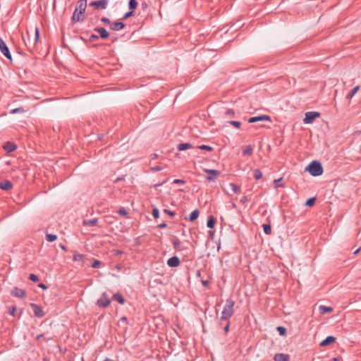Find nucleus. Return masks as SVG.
I'll return each instance as SVG.
<instances>
[{
	"label": "nucleus",
	"instance_id": "f257e3e1",
	"mask_svg": "<svg viewBox=\"0 0 361 361\" xmlns=\"http://www.w3.org/2000/svg\"><path fill=\"white\" fill-rule=\"evenodd\" d=\"M87 8V0H79L77 2L76 8L73 12L71 20L73 23L82 22L84 18L82 16L85 13Z\"/></svg>",
	"mask_w": 361,
	"mask_h": 361
},
{
	"label": "nucleus",
	"instance_id": "f03ea898",
	"mask_svg": "<svg viewBox=\"0 0 361 361\" xmlns=\"http://www.w3.org/2000/svg\"><path fill=\"white\" fill-rule=\"evenodd\" d=\"M235 302L232 299H228L226 305L221 312V317L219 320V325H222V322L227 321L233 314V307Z\"/></svg>",
	"mask_w": 361,
	"mask_h": 361
},
{
	"label": "nucleus",
	"instance_id": "7ed1b4c3",
	"mask_svg": "<svg viewBox=\"0 0 361 361\" xmlns=\"http://www.w3.org/2000/svg\"><path fill=\"white\" fill-rule=\"evenodd\" d=\"M305 171H308L312 176H319L323 173L324 170L322 164L314 160L306 166Z\"/></svg>",
	"mask_w": 361,
	"mask_h": 361
},
{
	"label": "nucleus",
	"instance_id": "20e7f679",
	"mask_svg": "<svg viewBox=\"0 0 361 361\" xmlns=\"http://www.w3.org/2000/svg\"><path fill=\"white\" fill-rule=\"evenodd\" d=\"M109 0H97L91 1L89 6L93 7L95 10L102 11L107 8Z\"/></svg>",
	"mask_w": 361,
	"mask_h": 361
},
{
	"label": "nucleus",
	"instance_id": "39448f33",
	"mask_svg": "<svg viewBox=\"0 0 361 361\" xmlns=\"http://www.w3.org/2000/svg\"><path fill=\"white\" fill-rule=\"evenodd\" d=\"M0 51L8 60H9V61L11 63H12L13 59H12V56L11 54L9 48L1 37H0Z\"/></svg>",
	"mask_w": 361,
	"mask_h": 361
},
{
	"label": "nucleus",
	"instance_id": "423d86ee",
	"mask_svg": "<svg viewBox=\"0 0 361 361\" xmlns=\"http://www.w3.org/2000/svg\"><path fill=\"white\" fill-rule=\"evenodd\" d=\"M111 302V300L108 294L104 292L102 294L100 298L97 301L96 305L99 307H107Z\"/></svg>",
	"mask_w": 361,
	"mask_h": 361
},
{
	"label": "nucleus",
	"instance_id": "0eeeda50",
	"mask_svg": "<svg viewBox=\"0 0 361 361\" xmlns=\"http://www.w3.org/2000/svg\"><path fill=\"white\" fill-rule=\"evenodd\" d=\"M320 116V113L317 111H308L305 114L303 122L306 124L312 123L317 118Z\"/></svg>",
	"mask_w": 361,
	"mask_h": 361
},
{
	"label": "nucleus",
	"instance_id": "6e6552de",
	"mask_svg": "<svg viewBox=\"0 0 361 361\" xmlns=\"http://www.w3.org/2000/svg\"><path fill=\"white\" fill-rule=\"evenodd\" d=\"M30 307H32L33 313L35 317L38 318H42L44 316L45 314L42 310V307L40 305H37L35 303H30Z\"/></svg>",
	"mask_w": 361,
	"mask_h": 361
},
{
	"label": "nucleus",
	"instance_id": "1a4fd4ad",
	"mask_svg": "<svg viewBox=\"0 0 361 361\" xmlns=\"http://www.w3.org/2000/svg\"><path fill=\"white\" fill-rule=\"evenodd\" d=\"M204 171L208 174L212 175L213 176H207L206 180L209 182L214 181L215 178L220 176L221 172L215 169H204Z\"/></svg>",
	"mask_w": 361,
	"mask_h": 361
},
{
	"label": "nucleus",
	"instance_id": "9d476101",
	"mask_svg": "<svg viewBox=\"0 0 361 361\" xmlns=\"http://www.w3.org/2000/svg\"><path fill=\"white\" fill-rule=\"evenodd\" d=\"M11 295L14 297L18 298H24L26 297V291L23 289L19 288L18 287H14L11 290Z\"/></svg>",
	"mask_w": 361,
	"mask_h": 361
},
{
	"label": "nucleus",
	"instance_id": "9b49d317",
	"mask_svg": "<svg viewBox=\"0 0 361 361\" xmlns=\"http://www.w3.org/2000/svg\"><path fill=\"white\" fill-rule=\"evenodd\" d=\"M271 121V117L267 115H261L257 116L250 117L248 119V122L250 123L259 122V121Z\"/></svg>",
	"mask_w": 361,
	"mask_h": 361
},
{
	"label": "nucleus",
	"instance_id": "f8f14e48",
	"mask_svg": "<svg viewBox=\"0 0 361 361\" xmlns=\"http://www.w3.org/2000/svg\"><path fill=\"white\" fill-rule=\"evenodd\" d=\"M180 264V261L179 258L176 256L171 257L167 260V265L169 267H172V268L177 267Z\"/></svg>",
	"mask_w": 361,
	"mask_h": 361
},
{
	"label": "nucleus",
	"instance_id": "ddd939ff",
	"mask_svg": "<svg viewBox=\"0 0 361 361\" xmlns=\"http://www.w3.org/2000/svg\"><path fill=\"white\" fill-rule=\"evenodd\" d=\"M94 30L99 34V37L102 39H106L109 36V32L104 27H95Z\"/></svg>",
	"mask_w": 361,
	"mask_h": 361
},
{
	"label": "nucleus",
	"instance_id": "4468645a",
	"mask_svg": "<svg viewBox=\"0 0 361 361\" xmlns=\"http://www.w3.org/2000/svg\"><path fill=\"white\" fill-rule=\"evenodd\" d=\"M126 27V24L123 22H114L111 24L110 29L111 30L118 31Z\"/></svg>",
	"mask_w": 361,
	"mask_h": 361
},
{
	"label": "nucleus",
	"instance_id": "2eb2a0df",
	"mask_svg": "<svg viewBox=\"0 0 361 361\" xmlns=\"http://www.w3.org/2000/svg\"><path fill=\"white\" fill-rule=\"evenodd\" d=\"M13 188V184L10 180H4L0 182V189L2 190H9Z\"/></svg>",
	"mask_w": 361,
	"mask_h": 361
},
{
	"label": "nucleus",
	"instance_id": "dca6fc26",
	"mask_svg": "<svg viewBox=\"0 0 361 361\" xmlns=\"http://www.w3.org/2000/svg\"><path fill=\"white\" fill-rule=\"evenodd\" d=\"M290 356L287 354L277 353L274 355V361H289Z\"/></svg>",
	"mask_w": 361,
	"mask_h": 361
},
{
	"label": "nucleus",
	"instance_id": "f3484780",
	"mask_svg": "<svg viewBox=\"0 0 361 361\" xmlns=\"http://www.w3.org/2000/svg\"><path fill=\"white\" fill-rule=\"evenodd\" d=\"M336 341V338L333 336H327L324 340L320 343L321 346H326L330 345Z\"/></svg>",
	"mask_w": 361,
	"mask_h": 361
},
{
	"label": "nucleus",
	"instance_id": "a211bd4d",
	"mask_svg": "<svg viewBox=\"0 0 361 361\" xmlns=\"http://www.w3.org/2000/svg\"><path fill=\"white\" fill-rule=\"evenodd\" d=\"M17 148L16 145L11 142H6L4 145V149L8 152H12Z\"/></svg>",
	"mask_w": 361,
	"mask_h": 361
},
{
	"label": "nucleus",
	"instance_id": "6ab92c4d",
	"mask_svg": "<svg viewBox=\"0 0 361 361\" xmlns=\"http://www.w3.org/2000/svg\"><path fill=\"white\" fill-rule=\"evenodd\" d=\"M112 299L118 302L121 305H123L126 302L125 298H123L122 294L120 293H116L114 294Z\"/></svg>",
	"mask_w": 361,
	"mask_h": 361
},
{
	"label": "nucleus",
	"instance_id": "aec40b11",
	"mask_svg": "<svg viewBox=\"0 0 361 361\" xmlns=\"http://www.w3.org/2000/svg\"><path fill=\"white\" fill-rule=\"evenodd\" d=\"M199 215L200 212L197 209H196L190 214L188 218L185 217V219L189 220L190 221H194L199 217Z\"/></svg>",
	"mask_w": 361,
	"mask_h": 361
},
{
	"label": "nucleus",
	"instance_id": "412c9836",
	"mask_svg": "<svg viewBox=\"0 0 361 361\" xmlns=\"http://www.w3.org/2000/svg\"><path fill=\"white\" fill-rule=\"evenodd\" d=\"M192 147V145L189 142L180 143L177 145L178 151H185Z\"/></svg>",
	"mask_w": 361,
	"mask_h": 361
},
{
	"label": "nucleus",
	"instance_id": "4be33fe9",
	"mask_svg": "<svg viewBox=\"0 0 361 361\" xmlns=\"http://www.w3.org/2000/svg\"><path fill=\"white\" fill-rule=\"evenodd\" d=\"M98 223V219L94 218L92 219H85L82 221L83 226H94Z\"/></svg>",
	"mask_w": 361,
	"mask_h": 361
},
{
	"label": "nucleus",
	"instance_id": "5701e85b",
	"mask_svg": "<svg viewBox=\"0 0 361 361\" xmlns=\"http://www.w3.org/2000/svg\"><path fill=\"white\" fill-rule=\"evenodd\" d=\"M215 224H216V219L212 215L209 216L207 222V226L209 228H213L215 226Z\"/></svg>",
	"mask_w": 361,
	"mask_h": 361
},
{
	"label": "nucleus",
	"instance_id": "b1692460",
	"mask_svg": "<svg viewBox=\"0 0 361 361\" xmlns=\"http://www.w3.org/2000/svg\"><path fill=\"white\" fill-rule=\"evenodd\" d=\"M360 85H357L355 87H353L347 94L346 98L348 99H351L357 93V92L360 90Z\"/></svg>",
	"mask_w": 361,
	"mask_h": 361
},
{
	"label": "nucleus",
	"instance_id": "393cba45",
	"mask_svg": "<svg viewBox=\"0 0 361 361\" xmlns=\"http://www.w3.org/2000/svg\"><path fill=\"white\" fill-rule=\"evenodd\" d=\"M319 310L320 311V313L322 314H324L326 313H329L333 311V308L331 307H326L324 305H320L319 307Z\"/></svg>",
	"mask_w": 361,
	"mask_h": 361
},
{
	"label": "nucleus",
	"instance_id": "a878e982",
	"mask_svg": "<svg viewBox=\"0 0 361 361\" xmlns=\"http://www.w3.org/2000/svg\"><path fill=\"white\" fill-rule=\"evenodd\" d=\"M253 153V148L251 145H247L245 148L243 150V156H250Z\"/></svg>",
	"mask_w": 361,
	"mask_h": 361
},
{
	"label": "nucleus",
	"instance_id": "bb28decb",
	"mask_svg": "<svg viewBox=\"0 0 361 361\" xmlns=\"http://www.w3.org/2000/svg\"><path fill=\"white\" fill-rule=\"evenodd\" d=\"M45 238L47 242L52 243L57 239V235L55 234L46 233Z\"/></svg>",
	"mask_w": 361,
	"mask_h": 361
},
{
	"label": "nucleus",
	"instance_id": "cd10ccee",
	"mask_svg": "<svg viewBox=\"0 0 361 361\" xmlns=\"http://www.w3.org/2000/svg\"><path fill=\"white\" fill-rule=\"evenodd\" d=\"M224 114L225 116L228 117V118H233V117H235V111L232 109H227L225 110V111L224 112Z\"/></svg>",
	"mask_w": 361,
	"mask_h": 361
},
{
	"label": "nucleus",
	"instance_id": "c85d7f7f",
	"mask_svg": "<svg viewBox=\"0 0 361 361\" xmlns=\"http://www.w3.org/2000/svg\"><path fill=\"white\" fill-rule=\"evenodd\" d=\"M172 243H173V248L176 250H180L181 248H180V241L178 238H176L173 240L172 241Z\"/></svg>",
	"mask_w": 361,
	"mask_h": 361
},
{
	"label": "nucleus",
	"instance_id": "c756f323",
	"mask_svg": "<svg viewBox=\"0 0 361 361\" xmlns=\"http://www.w3.org/2000/svg\"><path fill=\"white\" fill-rule=\"evenodd\" d=\"M137 0H129L128 8H129L130 11H134V10L137 8Z\"/></svg>",
	"mask_w": 361,
	"mask_h": 361
},
{
	"label": "nucleus",
	"instance_id": "7c9ffc66",
	"mask_svg": "<svg viewBox=\"0 0 361 361\" xmlns=\"http://www.w3.org/2000/svg\"><path fill=\"white\" fill-rule=\"evenodd\" d=\"M317 198L315 197L307 199L305 202V205L307 207H312L315 204Z\"/></svg>",
	"mask_w": 361,
	"mask_h": 361
},
{
	"label": "nucleus",
	"instance_id": "2f4dec72",
	"mask_svg": "<svg viewBox=\"0 0 361 361\" xmlns=\"http://www.w3.org/2000/svg\"><path fill=\"white\" fill-rule=\"evenodd\" d=\"M263 231L266 235H269L271 233V227L269 224H264L262 225Z\"/></svg>",
	"mask_w": 361,
	"mask_h": 361
},
{
	"label": "nucleus",
	"instance_id": "473e14b6",
	"mask_svg": "<svg viewBox=\"0 0 361 361\" xmlns=\"http://www.w3.org/2000/svg\"><path fill=\"white\" fill-rule=\"evenodd\" d=\"M229 186L231 188V189L235 194L240 193L241 190H240V187L238 186L237 185H235V183H229Z\"/></svg>",
	"mask_w": 361,
	"mask_h": 361
},
{
	"label": "nucleus",
	"instance_id": "72a5a7b5",
	"mask_svg": "<svg viewBox=\"0 0 361 361\" xmlns=\"http://www.w3.org/2000/svg\"><path fill=\"white\" fill-rule=\"evenodd\" d=\"M276 331L279 332V335H281V336H284L286 335L287 329L284 326H277Z\"/></svg>",
	"mask_w": 361,
	"mask_h": 361
},
{
	"label": "nucleus",
	"instance_id": "f704fd0d",
	"mask_svg": "<svg viewBox=\"0 0 361 361\" xmlns=\"http://www.w3.org/2000/svg\"><path fill=\"white\" fill-rule=\"evenodd\" d=\"M262 177V171L258 169H255L254 170V178L256 180H259Z\"/></svg>",
	"mask_w": 361,
	"mask_h": 361
},
{
	"label": "nucleus",
	"instance_id": "c9c22d12",
	"mask_svg": "<svg viewBox=\"0 0 361 361\" xmlns=\"http://www.w3.org/2000/svg\"><path fill=\"white\" fill-rule=\"evenodd\" d=\"M25 112V109L23 107H19L16 109H11L10 111L11 114H22Z\"/></svg>",
	"mask_w": 361,
	"mask_h": 361
},
{
	"label": "nucleus",
	"instance_id": "e433bc0d",
	"mask_svg": "<svg viewBox=\"0 0 361 361\" xmlns=\"http://www.w3.org/2000/svg\"><path fill=\"white\" fill-rule=\"evenodd\" d=\"M228 123L233 126L234 128L238 129L240 128L241 126V123L240 121H228Z\"/></svg>",
	"mask_w": 361,
	"mask_h": 361
},
{
	"label": "nucleus",
	"instance_id": "4c0bfd02",
	"mask_svg": "<svg viewBox=\"0 0 361 361\" xmlns=\"http://www.w3.org/2000/svg\"><path fill=\"white\" fill-rule=\"evenodd\" d=\"M197 148L200 149H202V150H207V151H209V152H212L213 150V147H212L209 146V145H199V146H197Z\"/></svg>",
	"mask_w": 361,
	"mask_h": 361
},
{
	"label": "nucleus",
	"instance_id": "58836bf2",
	"mask_svg": "<svg viewBox=\"0 0 361 361\" xmlns=\"http://www.w3.org/2000/svg\"><path fill=\"white\" fill-rule=\"evenodd\" d=\"M102 264V262L98 259H94L91 267L92 268H99Z\"/></svg>",
	"mask_w": 361,
	"mask_h": 361
},
{
	"label": "nucleus",
	"instance_id": "ea45409f",
	"mask_svg": "<svg viewBox=\"0 0 361 361\" xmlns=\"http://www.w3.org/2000/svg\"><path fill=\"white\" fill-rule=\"evenodd\" d=\"M84 255L82 254H75L73 257V261H82Z\"/></svg>",
	"mask_w": 361,
	"mask_h": 361
},
{
	"label": "nucleus",
	"instance_id": "a19ab883",
	"mask_svg": "<svg viewBox=\"0 0 361 361\" xmlns=\"http://www.w3.org/2000/svg\"><path fill=\"white\" fill-rule=\"evenodd\" d=\"M152 214L154 219H158L159 217V211L158 208H157V207L153 208Z\"/></svg>",
	"mask_w": 361,
	"mask_h": 361
},
{
	"label": "nucleus",
	"instance_id": "79ce46f5",
	"mask_svg": "<svg viewBox=\"0 0 361 361\" xmlns=\"http://www.w3.org/2000/svg\"><path fill=\"white\" fill-rule=\"evenodd\" d=\"M282 180V178H280L279 179H275L274 180V188H278L279 187H283V185L282 184H280V182Z\"/></svg>",
	"mask_w": 361,
	"mask_h": 361
},
{
	"label": "nucleus",
	"instance_id": "37998d69",
	"mask_svg": "<svg viewBox=\"0 0 361 361\" xmlns=\"http://www.w3.org/2000/svg\"><path fill=\"white\" fill-rule=\"evenodd\" d=\"M28 278L30 281L33 282H37L39 280V277L34 274H30Z\"/></svg>",
	"mask_w": 361,
	"mask_h": 361
},
{
	"label": "nucleus",
	"instance_id": "c03bdc74",
	"mask_svg": "<svg viewBox=\"0 0 361 361\" xmlns=\"http://www.w3.org/2000/svg\"><path fill=\"white\" fill-rule=\"evenodd\" d=\"M39 38V31L38 27H35V39H34V43L35 44Z\"/></svg>",
	"mask_w": 361,
	"mask_h": 361
},
{
	"label": "nucleus",
	"instance_id": "a18cd8bd",
	"mask_svg": "<svg viewBox=\"0 0 361 361\" xmlns=\"http://www.w3.org/2000/svg\"><path fill=\"white\" fill-rule=\"evenodd\" d=\"M118 214H120V215H122V216H127L128 215V212L126 211V209L124 207H121L118 210Z\"/></svg>",
	"mask_w": 361,
	"mask_h": 361
},
{
	"label": "nucleus",
	"instance_id": "49530a36",
	"mask_svg": "<svg viewBox=\"0 0 361 361\" xmlns=\"http://www.w3.org/2000/svg\"><path fill=\"white\" fill-rule=\"evenodd\" d=\"M133 15H134V11H128V12L126 13L123 15V16L122 19H123V20L127 19V18H130V17L133 16Z\"/></svg>",
	"mask_w": 361,
	"mask_h": 361
},
{
	"label": "nucleus",
	"instance_id": "de8ad7c7",
	"mask_svg": "<svg viewBox=\"0 0 361 361\" xmlns=\"http://www.w3.org/2000/svg\"><path fill=\"white\" fill-rule=\"evenodd\" d=\"M16 307L15 306H11L9 307L8 313L15 317L16 316Z\"/></svg>",
	"mask_w": 361,
	"mask_h": 361
},
{
	"label": "nucleus",
	"instance_id": "09e8293b",
	"mask_svg": "<svg viewBox=\"0 0 361 361\" xmlns=\"http://www.w3.org/2000/svg\"><path fill=\"white\" fill-rule=\"evenodd\" d=\"M162 169H163V168L161 166H152L149 170L152 172H157V171H160Z\"/></svg>",
	"mask_w": 361,
	"mask_h": 361
},
{
	"label": "nucleus",
	"instance_id": "8fccbe9b",
	"mask_svg": "<svg viewBox=\"0 0 361 361\" xmlns=\"http://www.w3.org/2000/svg\"><path fill=\"white\" fill-rule=\"evenodd\" d=\"M99 36H97V35H96L92 34V35H90V38H89V41H90V42H96L97 40H98V39H99Z\"/></svg>",
	"mask_w": 361,
	"mask_h": 361
},
{
	"label": "nucleus",
	"instance_id": "3c124183",
	"mask_svg": "<svg viewBox=\"0 0 361 361\" xmlns=\"http://www.w3.org/2000/svg\"><path fill=\"white\" fill-rule=\"evenodd\" d=\"M226 322V324L225 326L223 327L224 331L226 333L228 332L229 331V329H230V322L229 320H227V321H225Z\"/></svg>",
	"mask_w": 361,
	"mask_h": 361
},
{
	"label": "nucleus",
	"instance_id": "603ef678",
	"mask_svg": "<svg viewBox=\"0 0 361 361\" xmlns=\"http://www.w3.org/2000/svg\"><path fill=\"white\" fill-rule=\"evenodd\" d=\"M101 21L105 24V25H111V21L109 18H106V17H102L101 18Z\"/></svg>",
	"mask_w": 361,
	"mask_h": 361
},
{
	"label": "nucleus",
	"instance_id": "864d4df0",
	"mask_svg": "<svg viewBox=\"0 0 361 361\" xmlns=\"http://www.w3.org/2000/svg\"><path fill=\"white\" fill-rule=\"evenodd\" d=\"M173 184H183L184 185L185 183V181L183 179H175L173 181Z\"/></svg>",
	"mask_w": 361,
	"mask_h": 361
},
{
	"label": "nucleus",
	"instance_id": "5fc2aeb1",
	"mask_svg": "<svg viewBox=\"0 0 361 361\" xmlns=\"http://www.w3.org/2000/svg\"><path fill=\"white\" fill-rule=\"evenodd\" d=\"M164 212L166 213V214H168L171 216H174L176 215L175 212L170 211V210L166 209H164Z\"/></svg>",
	"mask_w": 361,
	"mask_h": 361
},
{
	"label": "nucleus",
	"instance_id": "6e6d98bb",
	"mask_svg": "<svg viewBox=\"0 0 361 361\" xmlns=\"http://www.w3.org/2000/svg\"><path fill=\"white\" fill-rule=\"evenodd\" d=\"M248 201V197L247 196H243L240 200V202L242 203V204H245Z\"/></svg>",
	"mask_w": 361,
	"mask_h": 361
},
{
	"label": "nucleus",
	"instance_id": "4d7b16f0",
	"mask_svg": "<svg viewBox=\"0 0 361 361\" xmlns=\"http://www.w3.org/2000/svg\"><path fill=\"white\" fill-rule=\"evenodd\" d=\"M150 157H151V161H150V163H151L153 159H157L159 157V155L156 153H153L151 154Z\"/></svg>",
	"mask_w": 361,
	"mask_h": 361
},
{
	"label": "nucleus",
	"instance_id": "13d9d810",
	"mask_svg": "<svg viewBox=\"0 0 361 361\" xmlns=\"http://www.w3.org/2000/svg\"><path fill=\"white\" fill-rule=\"evenodd\" d=\"M38 286L43 290H47L48 288V287L44 283H39Z\"/></svg>",
	"mask_w": 361,
	"mask_h": 361
},
{
	"label": "nucleus",
	"instance_id": "bf43d9fd",
	"mask_svg": "<svg viewBox=\"0 0 361 361\" xmlns=\"http://www.w3.org/2000/svg\"><path fill=\"white\" fill-rule=\"evenodd\" d=\"M113 252H114L115 255H121V254L123 253V252L120 250H113Z\"/></svg>",
	"mask_w": 361,
	"mask_h": 361
},
{
	"label": "nucleus",
	"instance_id": "052dcab7",
	"mask_svg": "<svg viewBox=\"0 0 361 361\" xmlns=\"http://www.w3.org/2000/svg\"><path fill=\"white\" fill-rule=\"evenodd\" d=\"M167 227V224L166 223H162L158 225V228H165Z\"/></svg>",
	"mask_w": 361,
	"mask_h": 361
},
{
	"label": "nucleus",
	"instance_id": "680f3d73",
	"mask_svg": "<svg viewBox=\"0 0 361 361\" xmlns=\"http://www.w3.org/2000/svg\"><path fill=\"white\" fill-rule=\"evenodd\" d=\"M214 231H209V235L212 240H213V238H214Z\"/></svg>",
	"mask_w": 361,
	"mask_h": 361
},
{
	"label": "nucleus",
	"instance_id": "e2e57ef3",
	"mask_svg": "<svg viewBox=\"0 0 361 361\" xmlns=\"http://www.w3.org/2000/svg\"><path fill=\"white\" fill-rule=\"evenodd\" d=\"M44 334H39L36 336L35 339L37 341L41 339L42 338H44Z\"/></svg>",
	"mask_w": 361,
	"mask_h": 361
},
{
	"label": "nucleus",
	"instance_id": "0e129e2a",
	"mask_svg": "<svg viewBox=\"0 0 361 361\" xmlns=\"http://www.w3.org/2000/svg\"><path fill=\"white\" fill-rule=\"evenodd\" d=\"M124 180V176L118 177L115 180L114 183H117L118 181H121Z\"/></svg>",
	"mask_w": 361,
	"mask_h": 361
},
{
	"label": "nucleus",
	"instance_id": "69168bd1",
	"mask_svg": "<svg viewBox=\"0 0 361 361\" xmlns=\"http://www.w3.org/2000/svg\"><path fill=\"white\" fill-rule=\"evenodd\" d=\"M115 269H116L117 271H120V270L122 269V265H121V264H117V265L115 267Z\"/></svg>",
	"mask_w": 361,
	"mask_h": 361
},
{
	"label": "nucleus",
	"instance_id": "338daca9",
	"mask_svg": "<svg viewBox=\"0 0 361 361\" xmlns=\"http://www.w3.org/2000/svg\"><path fill=\"white\" fill-rule=\"evenodd\" d=\"M208 283H209V282H208V281H207V280H205V281H204V280H202V284L204 286H207L208 285Z\"/></svg>",
	"mask_w": 361,
	"mask_h": 361
},
{
	"label": "nucleus",
	"instance_id": "774afa93",
	"mask_svg": "<svg viewBox=\"0 0 361 361\" xmlns=\"http://www.w3.org/2000/svg\"><path fill=\"white\" fill-rule=\"evenodd\" d=\"M59 247H60L63 250H65V251L66 250V246H65L64 245H63V244H60V245H59Z\"/></svg>",
	"mask_w": 361,
	"mask_h": 361
}]
</instances>
